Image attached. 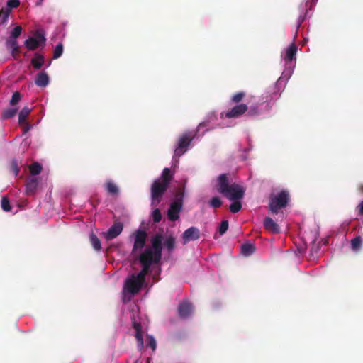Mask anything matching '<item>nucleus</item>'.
<instances>
[{"mask_svg":"<svg viewBox=\"0 0 363 363\" xmlns=\"http://www.w3.org/2000/svg\"><path fill=\"white\" fill-rule=\"evenodd\" d=\"M1 208L4 211H10L11 210V206L10 205L9 200L6 197H3L1 202Z\"/></svg>","mask_w":363,"mask_h":363,"instance_id":"obj_39","label":"nucleus"},{"mask_svg":"<svg viewBox=\"0 0 363 363\" xmlns=\"http://www.w3.org/2000/svg\"><path fill=\"white\" fill-rule=\"evenodd\" d=\"M357 211L359 216H363V201L357 206Z\"/></svg>","mask_w":363,"mask_h":363,"instance_id":"obj_46","label":"nucleus"},{"mask_svg":"<svg viewBox=\"0 0 363 363\" xmlns=\"http://www.w3.org/2000/svg\"><path fill=\"white\" fill-rule=\"evenodd\" d=\"M362 245V238L357 236L351 240V248L353 251H359Z\"/></svg>","mask_w":363,"mask_h":363,"instance_id":"obj_30","label":"nucleus"},{"mask_svg":"<svg viewBox=\"0 0 363 363\" xmlns=\"http://www.w3.org/2000/svg\"><path fill=\"white\" fill-rule=\"evenodd\" d=\"M183 244L197 240L200 238V230L199 228L194 226H191L186 229L182 235Z\"/></svg>","mask_w":363,"mask_h":363,"instance_id":"obj_10","label":"nucleus"},{"mask_svg":"<svg viewBox=\"0 0 363 363\" xmlns=\"http://www.w3.org/2000/svg\"><path fill=\"white\" fill-rule=\"evenodd\" d=\"M106 189L111 195L118 194L119 192L118 186L111 181H108L106 184Z\"/></svg>","mask_w":363,"mask_h":363,"instance_id":"obj_31","label":"nucleus"},{"mask_svg":"<svg viewBox=\"0 0 363 363\" xmlns=\"http://www.w3.org/2000/svg\"><path fill=\"white\" fill-rule=\"evenodd\" d=\"M38 186V181L36 178L29 179L26 185V193L28 196H32L35 193Z\"/></svg>","mask_w":363,"mask_h":363,"instance_id":"obj_22","label":"nucleus"},{"mask_svg":"<svg viewBox=\"0 0 363 363\" xmlns=\"http://www.w3.org/2000/svg\"><path fill=\"white\" fill-rule=\"evenodd\" d=\"M192 311L193 306L187 301H182L177 308L178 315L182 319L187 318L191 314Z\"/></svg>","mask_w":363,"mask_h":363,"instance_id":"obj_14","label":"nucleus"},{"mask_svg":"<svg viewBox=\"0 0 363 363\" xmlns=\"http://www.w3.org/2000/svg\"><path fill=\"white\" fill-rule=\"evenodd\" d=\"M29 170L32 175H38L42 171V166L38 162H33L30 165Z\"/></svg>","mask_w":363,"mask_h":363,"instance_id":"obj_33","label":"nucleus"},{"mask_svg":"<svg viewBox=\"0 0 363 363\" xmlns=\"http://www.w3.org/2000/svg\"><path fill=\"white\" fill-rule=\"evenodd\" d=\"M152 220L155 223H159L162 220V213L158 208L153 211Z\"/></svg>","mask_w":363,"mask_h":363,"instance_id":"obj_41","label":"nucleus"},{"mask_svg":"<svg viewBox=\"0 0 363 363\" xmlns=\"http://www.w3.org/2000/svg\"><path fill=\"white\" fill-rule=\"evenodd\" d=\"M43 63L44 57L40 54L36 53L35 57L31 59V64L35 69H40Z\"/></svg>","mask_w":363,"mask_h":363,"instance_id":"obj_25","label":"nucleus"},{"mask_svg":"<svg viewBox=\"0 0 363 363\" xmlns=\"http://www.w3.org/2000/svg\"><path fill=\"white\" fill-rule=\"evenodd\" d=\"M22 31V28L20 26H16L13 30L11 31V35L9 38H13L16 39L18 36H20Z\"/></svg>","mask_w":363,"mask_h":363,"instance_id":"obj_43","label":"nucleus"},{"mask_svg":"<svg viewBox=\"0 0 363 363\" xmlns=\"http://www.w3.org/2000/svg\"><path fill=\"white\" fill-rule=\"evenodd\" d=\"M144 283L145 281L138 278L137 275L132 274L130 277L126 279L124 289L131 294H135L139 292Z\"/></svg>","mask_w":363,"mask_h":363,"instance_id":"obj_4","label":"nucleus"},{"mask_svg":"<svg viewBox=\"0 0 363 363\" xmlns=\"http://www.w3.org/2000/svg\"><path fill=\"white\" fill-rule=\"evenodd\" d=\"M208 125V121H203L199 124L196 133H199L202 128L207 127Z\"/></svg>","mask_w":363,"mask_h":363,"instance_id":"obj_45","label":"nucleus"},{"mask_svg":"<svg viewBox=\"0 0 363 363\" xmlns=\"http://www.w3.org/2000/svg\"><path fill=\"white\" fill-rule=\"evenodd\" d=\"M30 111H31V109L28 106H25L21 110V111L18 114L19 124L23 125L25 123V121H26V118L29 116Z\"/></svg>","mask_w":363,"mask_h":363,"instance_id":"obj_27","label":"nucleus"},{"mask_svg":"<svg viewBox=\"0 0 363 363\" xmlns=\"http://www.w3.org/2000/svg\"><path fill=\"white\" fill-rule=\"evenodd\" d=\"M163 235L161 233H156L151 238L152 248L156 254L157 259L162 258Z\"/></svg>","mask_w":363,"mask_h":363,"instance_id":"obj_11","label":"nucleus"},{"mask_svg":"<svg viewBox=\"0 0 363 363\" xmlns=\"http://www.w3.org/2000/svg\"><path fill=\"white\" fill-rule=\"evenodd\" d=\"M63 52V45L62 43H58L54 50L53 58L57 59L59 58Z\"/></svg>","mask_w":363,"mask_h":363,"instance_id":"obj_37","label":"nucleus"},{"mask_svg":"<svg viewBox=\"0 0 363 363\" xmlns=\"http://www.w3.org/2000/svg\"><path fill=\"white\" fill-rule=\"evenodd\" d=\"M13 169H14V172H15V175H17L19 172L18 168L17 167V166H15V167H13Z\"/></svg>","mask_w":363,"mask_h":363,"instance_id":"obj_49","label":"nucleus"},{"mask_svg":"<svg viewBox=\"0 0 363 363\" xmlns=\"http://www.w3.org/2000/svg\"><path fill=\"white\" fill-rule=\"evenodd\" d=\"M21 95L18 91H16L13 94L12 97L10 100L9 104L11 106L16 105L21 100Z\"/></svg>","mask_w":363,"mask_h":363,"instance_id":"obj_40","label":"nucleus"},{"mask_svg":"<svg viewBox=\"0 0 363 363\" xmlns=\"http://www.w3.org/2000/svg\"><path fill=\"white\" fill-rule=\"evenodd\" d=\"M228 189V191L223 194L228 199L240 200L244 197L245 189L241 185L233 183Z\"/></svg>","mask_w":363,"mask_h":363,"instance_id":"obj_6","label":"nucleus"},{"mask_svg":"<svg viewBox=\"0 0 363 363\" xmlns=\"http://www.w3.org/2000/svg\"><path fill=\"white\" fill-rule=\"evenodd\" d=\"M175 238L173 236H169L164 242V245L167 250L171 252L175 248Z\"/></svg>","mask_w":363,"mask_h":363,"instance_id":"obj_35","label":"nucleus"},{"mask_svg":"<svg viewBox=\"0 0 363 363\" xmlns=\"http://www.w3.org/2000/svg\"><path fill=\"white\" fill-rule=\"evenodd\" d=\"M248 106L245 104H237L228 111L221 113V118H237L245 113Z\"/></svg>","mask_w":363,"mask_h":363,"instance_id":"obj_5","label":"nucleus"},{"mask_svg":"<svg viewBox=\"0 0 363 363\" xmlns=\"http://www.w3.org/2000/svg\"><path fill=\"white\" fill-rule=\"evenodd\" d=\"M304 18H305L304 16H299V18L298 19V23H297V28H296L297 30L300 27V26L302 23V22L304 21Z\"/></svg>","mask_w":363,"mask_h":363,"instance_id":"obj_48","label":"nucleus"},{"mask_svg":"<svg viewBox=\"0 0 363 363\" xmlns=\"http://www.w3.org/2000/svg\"><path fill=\"white\" fill-rule=\"evenodd\" d=\"M230 185L231 184L229 182L227 174H221L217 178L216 187L220 194L223 195L225 193L228 192Z\"/></svg>","mask_w":363,"mask_h":363,"instance_id":"obj_12","label":"nucleus"},{"mask_svg":"<svg viewBox=\"0 0 363 363\" xmlns=\"http://www.w3.org/2000/svg\"><path fill=\"white\" fill-rule=\"evenodd\" d=\"M147 346H150L152 350H155L157 344L155 338L152 336H147Z\"/></svg>","mask_w":363,"mask_h":363,"instance_id":"obj_44","label":"nucleus"},{"mask_svg":"<svg viewBox=\"0 0 363 363\" xmlns=\"http://www.w3.org/2000/svg\"><path fill=\"white\" fill-rule=\"evenodd\" d=\"M123 228V225L121 223H114V224L108 230V231L103 233L104 237L107 240H111L118 236Z\"/></svg>","mask_w":363,"mask_h":363,"instance_id":"obj_13","label":"nucleus"},{"mask_svg":"<svg viewBox=\"0 0 363 363\" xmlns=\"http://www.w3.org/2000/svg\"><path fill=\"white\" fill-rule=\"evenodd\" d=\"M289 200V193L286 191H281L277 196L270 197L269 210L273 213H277L279 209L286 207Z\"/></svg>","mask_w":363,"mask_h":363,"instance_id":"obj_1","label":"nucleus"},{"mask_svg":"<svg viewBox=\"0 0 363 363\" xmlns=\"http://www.w3.org/2000/svg\"><path fill=\"white\" fill-rule=\"evenodd\" d=\"M264 227L265 230L267 231L274 233L277 234L280 232V228L279 225L274 222L272 218L269 217H266L263 222Z\"/></svg>","mask_w":363,"mask_h":363,"instance_id":"obj_17","label":"nucleus"},{"mask_svg":"<svg viewBox=\"0 0 363 363\" xmlns=\"http://www.w3.org/2000/svg\"><path fill=\"white\" fill-rule=\"evenodd\" d=\"M38 38H29L25 41V46L30 50H34L38 48L41 43H45V38L43 35L38 33Z\"/></svg>","mask_w":363,"mask_h":363,"instance_id":"obj_16","label":"nucleus"},{"mask_svg":"<svg viewBox=\"0 0 363 363\" xmlns=\"http://www.w3.org/2000/svg\"><path fill=\"white\" fill-rule=\"evenodd\" d=\"M89 240L93 248L96 251H100L101 249V241L98 237L92 233L90 235Z\"/></svg>","mask_w":363,"mask_h":363,"instance_id":"obj_28","label":"nucleus"},{"mask_svg":"<svg viewBox=\"0 0 363 363\" xmlns=\"http://www.w3.org/2000/svg\"><path fill=\"white\" fill-rule=\"evenodd\" d=\"M196 135L191 132H186L182 134L178 140L177 145L174 150V157H179L184 154Z\"/></svg>","mask_w":363,"mask_h":363,"instance_id":"obj_2","label":"nucleus"},{"mask_svg":"<svg viewBox=\"0 0 363 363\" xmlns=\"http://www.w3.org/2000/svg\"><path fill=\"white\" fill-rule=\"evenodd\" d=\"M6 44L8 49L11 50L13 58L17 59L18 57V53L20 52V48L16 39H14L13 38H9L6 40Z\"/></svg>","mask_w":363,"mask_h":363,"instance_id":"obj_19","label":"nucleus"},{"mask_svg":"<svg viewBox=\"0 0 363 363\" xmlns=\"http://www.w3.org/2000/svg\"><path fill=\"white\" fill-rule=\"evenodd\" d=\"M210 206L213 208H220L222 205V201L220 200V199L218 196H214L213 197L210 202Z\"/></svg>","mask_w":363,"mask_h":363,"instance_id":"obj_38","label":"nucleus"},{"mask_svg":"<svg viewBox=\"0 0 363 363\" xmlns=\"http://www.w3.org/2000/svg\"><path fill=\"white\" fill-rule=\"evenodd\" d=\"M297 52V45L295 43L291 44L286 50V54L284 57L286 62H292L296 60V55Z\"/></svg>","mask_w":363,"mask_h":363,"instance_id":"obj_21","label":"nucleus"},{"mask_svg":"<svg viewBox=\"0 0 363 363\" xmlns=\"http://www.w3.org/2000/svg\"><path fill=\"white\" fill-rule=\"evenodd\" d=\"M133 328L135 330V338L138 342V347L140 348L143 347V328L140 322H137L135 318L133 320Z\"/></svg>","mask_w":363,"mask_h":363,"instance_id":"obj_18","label":"nucleus"},{"mask_svg":"<svg viewBox=\"0 0 363 363\" xmlns=\"http://www.w3.org/2000/svg\"><path fill=\"white\" fill-rule=\"evenodd\" d=\"M182 203L179 201H174L171 203L169 208L167 211V216L168 218L171 221H176L179 218V212L182 210Z\"/></svg>","mask_w":363,"mask_h":363,"instance_id":"obj_15","label":"nucleus"},{"mask_svg":"<svg viewBox=\"0 0 363 363\" xmlns=\"http://www.w3.org/2000/svg\"><path fill=\"white\" fill-rule=\"evenodd\" d=\"M161 177L162 179L161 182L169 186L170 182L173 178V174L171 173L170 169L166 167L163 169Z\"/></svg>","mask_w":363,"mask_h":363,"instance_id":"obj_26","label":"nucleus"},{"mask_svg":"<svg viewBox=\"0 0 363 363\" xmlns=\"http://www.w3.org/2000/svg\"><path fill=\"white\" fill-rule=\"evenodd\" d=\"M167 188L168 186L162 183L160 180H156L153 182L151 187V205L152 206H157L160 203Z\"/></svg>","mask_w":363,"mask_h":363,"instance_id":"obj_3","label":"nucleus"},{"mask_svg":"<svg viewBox=\"0 0 363 363\" xmlns=\"http://www.w3.org/2000/svg\"><path fill=\"white\" fill-rule=\"evenodd\" d=\"M161 259H157L156 254L150 247H146L144 251L139 256V261L140 263H147L152 264L153 263H158Z\"/></svg>","mask_w":363,"mask_h":363,"instance_id":"obj_8","label":"nucleus"},{"mask_svg":"<svg viewBox=\"0 0 363 363\" xmlns=\"http://www.w3.org/2000/svg\"><path fill=\"white\" fill-rule=\"evenodd\" d=\"M255 244L251 242H246L241 245V252L245 257L252 255L255 252Z\"/></svg>","mask_w":363,"mask_h":363,"instance_id":"obj_23","label":"nucleus"},{"mask_svg":"<svg viewBox=\"0 0 363 363\" xmlns=\"http://www.w3.org/2000/svg\"><path fill=\"white\" fill-rule=\"evenodd\" d=\"M23 125H24L23 127V133L25 134L30 130V125H29L28 123H27L26 121Z\"/></svg>","mask_w":363,"mask_h":363,"instance_id":"obj_47","label":"nucleus"},{"mask_svg":"<svg viewBox=\"0 0 363 363\" xmlns=\"http://www.w3.org/2000/svg\"><path fill=\"white\" fill-rule=\"evenodd\" d=\"M245 95L246 94L244 91L237 92L231 96L230 102L233 104H239L242 101Z\"/></svg>","mask_w":363,"mask_h":363,"instance_id":"obj_34","label":"nucleus"},{"mask_svg":"<svg viewBox=\"0 0 363 363\" xmlns=\"http://www.w3.org/2000/svg\"><path fill=\"white\" fill-rule=\"evenodd\" d=\"M35 83L38 86L45 87L49 84V77L45 72L37 74Z\"/></svg>","mask_w":363,"mask_h":363,"instance_id":"obj_20","label":"nucleus"},{"mask_svg":"<svg viewBox=\"0 0 363 363\" xmlns=\"http://www.w3.org/2000/svg\"><path fill=\"white\" fill-rule=\"evenodd\" d=\"M20 4L19 0H8L6 7L0 11V23H4L7 21L11 9L18 8Z\"/></svg>","mask_w":363,"mask_h":363,"instance_id":"obj_9","label":"nucleus"},{"mask_svg":"<svg viewBox=\"0 0 363 363\" xmlns=\"http://www.w3.org/2000/svg\"><path fill=\"white\" fill-rule=\"evenodd\" d=\"M261 105V104H256L248 107L247 115L250 117H255L261 115L262 113V110L260 107Z\"/></svg>","mask_w":363,"mask_h":363,"instance_id":"obj_24","label":"nucleus"},{"mask_svg":"<svg viewBox=\"0 0 363 363\" xmlns=\"http://www.w3.org/2000/svg\"><path fill=\"white\" fill-rule=\"evenodd\" d=\"M143 266L141 271L137 274L138 278L143 279L144 281L145 280V276L148 274L150 271V267L152 264H149L147 263H140Z\"/></svg>","mask_w":363,"mask_h":363,"instance_id":"obj_32","label":"nucleus"},{"mask_svg":"<svg viewBox=\"0 0 363 363\" xmlns=\"http://www.w3.org/2000/svg\"><path fill=\"white\" fill-rule=\"evenodd\" d=\"M228 220H223L220 224V226H219V233L220 235H223L224 233H226V231L228 230Z\"/></svg>","mask_w":363,"mask_h":363,"instance_id":"obj_42","label":"nucleus"},{"mask_svg":"<svg viewBox=\"0 0 363 363\" xmlns=\"http://www.w3.org/2000/svg\"><path fill=\"white\" fill-rule=\"evenodd\" d=\"M17 108H9L2 111L1 116L4 119L11 118L17 113Z\"/></svg>","mask_w":363,"mask_h":363,"instance_id":"obj_29","label":"nucleus"},{"mask_svg":"<svg viewBox=\"0 0 363 363\" xmlns=\"http://www.w3.org/2000/svg\"><path fill=\"white\" fill-rule=\"evenodd\" d=\"M234 201L230 205V211L233 213H238L242 208L241 203L239 200H233Z\"/></svg>","mask_w":363,"mask_h":363,"instance_id":"obj_36","label":"nucleus"},{"mask_svg":"<svg viewBox=\"0 0 363 363\" xmlns=\"http://www.w3.org/2000/svg\"><path fill=\"white\" fill-rule=\"evenodd\" d=\"M147 238V233L143 230H138L135 233L134 244L132 250V253L134 254L138 250H142L146 242Z\"/></svg>","mask_w":363,"mask_h":363,"instance_id":"obj_7","label":"nucleus"}]
</instances>
